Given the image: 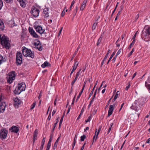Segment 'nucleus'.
I'll list each match as a JSON object with an SVG mask.
<instances>
[{"label": "nucleus", "instance_id": "f257e3e1", "mask_svg": "<svg viewBox=\"0 0 150 150\" xmlns=\"http://www.w3.org/2000/svg\"><path fill=\"white\" fill-rule=\"evenodd\" d=\"M142 38L146 42L150 40V26L146 25L144 27L141 34Z\"/></svg>", "mask_w": 150, "mask_h": 150}, {"label": "nucleus", "instance_id": "f03ea898", "mask_svg": "<svg viewBox=\"0 0 150 150\" xmlns=\"http://www.w3.org/2000/svg\"><path fill=\"white\" fill-rule=\"evenodd\" d=\"M0 42L1 44L3 46H4L6 49H9L10 43L9 38L7 36L4 35H3L2 36L0 34Z\"/></svg>", "mask_w": 150, "mask_h": 150}, {"label": "nucleus", "instance_id": "7ed1b4c3", "mask_svg": "<svg viewBox=\"0 0 150 150\" xmlns=\"http://www.w3.org/2000/svg\"><path fill=\"white\" fill-rule=\"evenodd\" d=\"M26 88V85L24 82L18 83L14 92L15 94H19L22 91H25Z\"/></svg>", "mask_w": 150, "mask_h": 150}, {"label": "nucleus", "instance_id": "20e7f679", "mask_svg": "<svg viewBox=\"0 0 150 150\" xmlns=\"http://www.w3.org/2000/svg\"><path fill=\"white\" fill-rule=\"evenodd\" d=\"M22 51L23 55L25 57H28L33 58L34 57L33 54L30 49L26 48L25 47H22Z\"/></svg>", "mask_w": 150, "mask_h": 150}, {"label": "nucleus", "instance_id": "39448f33", "mask_svg": "<svg viewBox=\"0 0 150 150\" xmlns=\"http://www.w3.org/2000/svg\"><path fill=\"white\" fill-rule=\"evenodd\" d=\"M16 73L14 71H12L9 73L7 77V81L9 84H11L15 79Z\"/></svg>", "mask_w": 150, "mask_h": 150}, {"label": "nucleus", "instance_id": "423d86ee", "mask_svg": "<svg viewBox=\"0 0 150 150\" xmlns=\"http://www.w3.org/2000/svg\"><path fill=\"white\" fill-rule=\"evenodd\" d=\"M22 63V55L19 52L16 53V63L17 65H20Z\"/></svg>", "mask_w": 150, "mask_h": 150}, {"label": "nucleus", "instance_id": "0eeeda50", "mask_svg": "<svg viewBox=\"0 0 150 150\" xmlns=\"http://www.w3.org/2000/svg\"><path fill=\"white\" fill-rule=\"evenodd\" d=\"M39 12L40 11L37 8L34 6L32 7L30 13L34 17H36L38 16Z\"/></svg>", "mask_w": 150, "mask_h": 150}, {"label": "nucleus", "instance_id": "6e6552de", "mask_svg": "<svg viewBox=\"0 0 150 150\" xmlns=\"http://www.w3.org/2000/svg\"><path fill=\"white\" fill-rule=\"evenodd\" d=\"M34 28L35 29L37 32L40 33L41 35L43 34L44 33L45 30L43 29L42 26L39 25H35L34 26Z\"/></svg>", "mask_w": 150, "mask_h": 150}, {"label": "nucleus", "instance_id": "1a4fd4ad", "mask_svg": "<svg viewBox=\"0 0 150 150\" xmlns=\"http://www.w3.org/2000/svg\"><path fill=\"white\" fill-rule=\"evenodd\" d=\"M8 130L5 128H2L0 130V135L1 137L4 139H5L7 137Z\"/></svg>", "mask_w": 150, "mask_h": 150}, {"label": "nucleus", "instance_id": "9d476101", "mask_svg": "<svg viewBox=\"0 0 150 150\" xmlns=\"http://www.w3.org/2000/svg\"><path fill=\"white\" fill-rule=\"evenodd\" d=\"M28 30L30 33L33 37L36 38H38V35L36 34L32 28L29 27L28 28Z\"/></svg>", "mask_w": 150, "mask_h": 150}, {"label": "nucleus", "instance_id": "9b49d317", "mask_svg": "<svg viewBox=\"0 0 150 150\" xmlns=\"http://www.w3.org/2000/svg\"><path fill=\"white\" fill-rule=\"evenodd\" d=\"M14 105L15 108H18L21 104V100L16 98L14 99Z\"/></svg>", "mask_w": 150, "mask_h": 150}, {"label": "nucleus", "instance_id": "f8f14e48", "mask_svg": "<svg viewBox=\"0 0 150 150\" xmlns=\"http://www.w3.org/2000/svg\"><path fill=\"white\" fill-rule=\"evenodd\" d=\"M37 42H34V45L40 51H41L42 50V47L41 46L40 42L38 40H36Z\"/></svg>", "mask_w": 150, "mask_h": 150}, {"label": "nucleus", "instance_id": "ddd939ff", "mask_svg": "<svg viewBox=\"0 0 150 150\" xmlns=\"http://www.w3.org/2000/svg\"><path fill=\"white\" fill-rule=\"evenodd\" d=\"M9 130L15 133H17L19 130V129L16 126H13L10 128Z\"/></svg>", "mask_w": 150, "mask_h": 150}, {"label": "nucleus", "instance_id": "4468645a", "mask_svg": "<svg viewBox=\"0 0 150 150\" xmlns=\"http://www.w3.org/2000/svg\"><path fill=\"white\" fill-rule=\"evenodd\" d=\"M6 106V103L5 102L1 103L0 105V113L4 112Z\"/></svg>", "mask_w": 150, "mask_h": 150}, {"label": "nucleus", "instance_id": "2eb2a0df", "mask_svg": "<svg viewBox=\"0 0 150 150\" xmlns=\"http://www.w3.org/2000/svg\"><path fill=\"white\" fill-rule=\"evenodd\" d=\"M113 106L111 105H110L109 106V110L108 111V117H109L111 115L113 111L114 110V108H113Z\"/></svg>", "mask_w": 150, "mask_h": 150}, {"label": "nucleus", "instance_id": "dca6fc26", "mask_svg": "<svg viewBox=\"0 0 150 150\" xmlns=\"http://www.w3.org/2000/svg\"><path fill=\"white\" fill-rule=\"evenodd\" d=\"M19 2L20 6L23 7H25L26 6V0H17Z\"/></svg>", "mask_w": 150, "mask_h": 150}, {"label": "nucleus", "instance_id": "f3484780", "mask_svg": "<svg viewBox=\"0 0 150 150\" xmlns=\"http://www.w3.org/2000/svg\"><path fill=\"white\" fill-rule=\"evenodd\" d=\"M87 2V0H84L83 2V3L81 4V6L80 7V10H81V11H83V10L84 9V8H85L86 6V5Z\"/></svg>", "mask_w": 150, "mask_h": 150}, {"label": "nucleus", "instance_id": "a211bd4d", "mask_svg": "<svg viewBox=\"0 0 150 150\" xmlns=\"http://www.w3.org/2000/svg\"><path fill=\"white\" fill-rule=\"evenodd\" d=\"M48 8H45L43 10V13L45 17H47L49 16L48 13Z\"/></svg>", "mask_w": 150, "mask_h": 150}, {"label": "nucleus", "instance_id": "6ab92c4d", "mask_svg": "<svg viewBox=\"0 0 150 150\" xmlns=\"http://www.w3.org/2000/svg\"><path fill=\"white\" fill-rule=\"evenodd\" d=\"M77 136H76V135H75V137H74V141L73 142V144H72V149L71 150H73V149H74V147L75 146V143H76V139H77Z\"/></svg>", "mask_w": 150, "mask_h": 150}, {"label": "nucleus", "instance_id": "aec40b11", "mask_svg": "<svg viewBox=\"0 0 150 150\" xmlns=\"http://www.w3.org/2000/svg\"><path fill=\"white\" fill-rule=\"evenodd\" d=\"M50 65V63H48L47 61H45V62L42 64L41 67L43 68H45L46 67H48Z\"/></svg>", "mask_w": 150, "mask_h": 150}, {"label": "nucleus", "instance_id": "412c9836", "mask_svg": "<svg viewBox=\"0 0 150 150\" xmlns=\"http://www.w3.org/2000/svg\"><path fill=\"white\" fill-rule=\"evenodd\" d=\"M38 134V130L35 129V131L33 134V139H37V135Z\"/></svg>", "mask_w": 150, "mask_h": 150}, {"label": "nucleus", "instance_id": "4be33fe9", "mask_svg": "<svg viewBox=\"0 0 150 150\" xmlns=\"http://www.w3.org/2000/svg\"><path fill=\"white\" fill-rule=\"evenodd\" d=\"M79 64V62H75L74 63V64L73 66V71H74L76 69Z\"/></svg>", "mask_w": 150, "mask_h": 150}, {"label": "nucleus", "instance_id": "5701e85b", "mask_svg": "<svg viewBox=\"0 0 150 150\" xmlns=\"http://www.w3.org/2000/svg\"><path fill=\"white\" fill-rule=\"evenodd\" d=\"M60 137H58V138H57V139L56 142H55L53 147V149H55L57 148V144L59 142V139L60 138Z\"/></svg>", "mask_w": 150, "mask_h": 150}, {"label": "nucleus", "instance_id": "b1692460", "mask_svg": "<svg viewBox=\"0 0 150 150\" xmlns=\"http://www.w3.org/2000/svg\"><path fill=\"white\" fill-rule=\"evenodd\" d=\"M4 28V24L3 22L0 21V29L2 30H3Z\"/></svg>", "mask_w": 150, "mask_h": 150}, {"label": "nucleus", "instance_id": "393cba45", "mask_svg": "<svg viewBox=\"0 0 150 150\" xmlns=\"http://www.w3.org/2000/svg\"><path fill=\"white\" fill-rule=\"evenodd\" d=\"M64 117V115H63L62 117L60 120V122L59 123V127L58 128V129H60L62 123V122Z\"/></svg>", "mask_w": 150, "mask_h": 150}, {"label": "nucleus", "instance_id": "a878e982", "mask_svg": "<svg viewBox=\"0 0 150 150\" xmlns=\"http://www.w3.org/2000/svg\"><path fill=\"white\" fill-rule=\"evenodd\" d=\"M25 34L23 33H22L21 34V41L25 39Z\"/></svg>", "mask_w": 150, "mask_h": 150}, {"label": "nucleus", "instance_id": "bb28decb", "mask_svg": "<svg viewBox=\"0 0 150 150\" xmlns=\"http://www.w3.org/2000/svg\"><path fill=\"white\" fill-rule=\"evenodd\" d=\"M135 42V40H133L132 42L130 44V45L128 47V49H130L131 48V47L133 46V45L134 44Z\"/></svg>", "mask_w": 150, "mask_h": 150}, {"label": "nucleus", "instance_id": "cd10ccee", "mask_svg": "<svg viewBox=\"0 0 150 150\" xmlns=\"http://www.w3.org/2000/svg\"><path fill=\"white\" fill-rule=\"evenodd\" d=\"M110 49H108V50L107 54H106L105 57H104V60H106L108 57V55L110 53Z\"/></svg>", "mask_w": 150, "mask_h": 150}, {"label": "nucleus", "instance_id": "c85d7f7f", "mask_svg": "<svg viewBox=\"0 0 150 150\" xmlns=\"http://www.w3.org/2000/svg\"><path fill=\"white\" fill-rule=\"evenodd\" d=\"M84 90V87H83L81 91L79 92V95L77 96V98H79L81 96Z\"/></svg>", "mask_w": 150, "mask_h": 150}, {"label": "nucleus", "instance_id": "c756f323", "mask_svg": "<svg viewBox=\"0 0 150 150\" xmlns=\"http://www.w3.org/2000/svg\"><path fill=\"white\" fill-rule=\"evenodd\" d=\"M123 8H124L123 4L122 3L121 4V6L120 7V10L118 12H121L122 11V10Z\"/></svg>", "mask_w": 150, "mask_h": 150}, {"label": "nucleus", "instance_id": "7c9ffc66", "mask_svg": "<svg viewBox=\"0 0 150 150\" xmlns=\"http://www.w3.org/2000/svg\"><path fill=\"white\" fill-rule=\"evenodd\" d=\"M4 62V61L3 59V57L0 54V65Z\"/></svg>", "mask_w": 150, "mask_h": 150}, {"label": "nucleus", "instance_id": "2f4dec72", "mask_svg": "<svg viewBox=\"0 0 150 150\" xmlns=\"http://www.w3.org/2000/svg\"><path fill=\"white\" fill-rule=\"evenodd\" d=\"M97 24H98L97 23H95L93 24V26H92V30H95L96 29V27L97 25Z\"/></svg>", "mask_w": 150, "mask_h": 150}, {"label": "nucleus", "instance_id": "473e14b6", "mask_svg": "<svg viewBox=\"0 0 150 150\" xmlns=\"http://www.w3.org/2000/svg\"><path fill=\"white\" fill-rule=\"evenodd\" d=\"M86 138V136L85 135H83L81 137L80 140L81 141H83Z\"/></svg>", "mask_w": 150, "mask_h": 150}, {"label": "nucleus", "instance_id": "72a5a7b5", "mask_svg": "<svg viewBox=\"0 0 150 150\" xmlns=\"http://www.w3.org/2000/svg\"><path fill=\"white\" fill-rule=\"evenodd\" d=\"M57 124V122H56V123H54L53 126V127L52 129V132H54L55 128V127H56Z\"/></svg>", "mask_w": 150, "mask_h": 150}, {"label": "nucleus", "instance_id": "f704fd0d", "mask_svg": "<svg viewBox=\"0 0 150 150\" xmlns=\"http://www.w3.org/2000/svg\"><path fill=\"white\" fill-rule=\"evenodd\" d=\"M95 88V86H94V87L93 88V89H92V90L91 91V93H90V94L89 95V98L93 94L94 91V90Z\"/></svg>", "mask_w": 150, "mask_h": 150}, {"label": "nucleus", "instance_id": "c9c22d12", "mask_svg": "<svg viewBox=\"0 0 150 150\" xmlns=\"http://www.w3.org/2000/svg\"><path fill=\"white\" fill-rule=\"evenodd\" d=\"M101 127H99L98 129V132L97 133V135H96V139L95 140V141H96L97 138V137H98V135L99 133V132L100 131V130H101Z\"/></svg>", "mask_w": 150, "mask_h": 150}, {"label": "nucleus", "instance_id": "e433bc0d", "mask_svg": "<svg viewBox=\"0 0 150 150\" xmlns=\"http://www.w3.org/2000/svg\"><path fill=\"white\" fill-rule=\"evenodd\" d=\"M81 70V69H80L79 70V71L76 73V78H78L79 77V74H80V72Z\"/></svg>", "mask_w": 150, "mask_h": 150}, {"label": "nucleus", "instance_id": "4c0bfd02", "mask_svg": "<svg viewBox=\"0 0 150 150\" xmlns=\"http://www.w3.org/2000/svg\"><path fill=\"white\" fill-rule=\"evenodd\" d=\"M92 117V116L90 115L88 117L87 119L85 121L86 122H87L90 121L91 120V119Z\"/></svg>", "mask_w": 150, "mask_h": 150}, {"label": "nucleus", "instance_id": "58836bf2", "mask_svg": "<svg viewBox=\"0 0 150 150\" xmlns=\"http://www.w3.org/2000/svg\"><path fill=\"white\" fill-rule=\"evenodd\" d=\"M134 48H133L131 52H130L128 54V57H129L132 54V53L134 51Z\"/></svg>", "mask_w": 150, "mask_h": 150}, {"label": "nucleus", "instance_id": "ea45409f", "mask_svg": "<svg viewBox=\"0 0 150 150\" xmlns=\"http://www.w3.org/2000/svg\"><path fill=\"white\" fill-rule=\"evenodd\" d=\"M36 105V102H34L33 104L31 105V107L30 108V110H32L33 109L35 106Z\"/></svg>", "mask_w": 150, "mask_h": 150}, {"label": "nucleus", "instance_id": "a19ab883", "mask_svg": "<svg viewBox=\"0 0 150 150\" xmlns=\"http://www.w3.org/2000/svg\"><path fill=\"white\" fill-rule=\"evenodd\" d=\"M115 52H114L112 54V55H111L109 59V61H110L111 59L113 57V56L115 55Z\"/></svg>", "mask_w": 150, "mask_h": 150}, {"label": "nucleus", "instance_id": "79ce46f5", "mask_svg": "<svg viewBox=\"0 0 150 150\" xmlns=\"http://www.w3.org/2000/svg\"><path fill=\"white\" fill-rule=\"evenodd\" d=\"M45 137H43V139L42 140V141L41 143V145L44 146V145L45 144Z\"/></svg>", "mask_w": 150, "mask_h": 150}, {"label": "nucleus", "instance_id": "37998d69", "mask_svg": "<svg viewBox=\"0 0 150 150\" xmlns=\"http://www.w3.org/2000/svg\"><path fill=\"white\" fill-rule=\"evenodd\" d=\"M120 14V12H118V13L117 15V16L115 19V21L118 17L119 16Z\"/></svg>", "mask_w": 150, "mask_h": 150}, {"label": "nucleus", "instance_id": "c03bdc74", "mask_svg": "<svg viewBox=\"0 0 150 150\" xmlns=\"http://www.w3.org/2000/svg\"><path fill=\"white\" fill-rule=\"evenodd\" d=\"M3 6V3L2 0H0V10L1 9Z\"/></svg>", "mask_w": 150, "mask_h": 150}, {"label": "nucleus", "instance_id": "a18cd8bd", "mask_svg": "<svg viewBox=\"0 0 150 150\" xmlns=\"http://www.w3.org/2000/svg\"><path fill=\"white\" fill-rule=\"evenodd\" d=\"M121 52V49H120L118 50L117 52L116 53V54L115 55H116V56H117L119 55L120 54V53Z\"/></svg>", "mask_w": 150, "mask_h": 150}, {"label": "nucleus", "instance_id": "49530a36", "mask_svg": "<svg viewBox=\"0 0 150 150\" xmlns=\"http://www.w3.org/2000/svg\"><path fill=\"white\" fill-rule=\"evenodd\" d=\"M75 3V1L74 0H73L72 2L71 3V4L70 6V10L71 8L72 7V6H73V5H74V4Z\"/></svg>", "mask_w": 150, "mask_h": 150}, {"label": "nucleus", "instance_id": "de8ad7c7", "mask_svg": "<svg viewBox=\"0 0 150 150\" xmlns=\"http://www.w3.org/2000/svg\"><path fill=\"white\" fill-rule=\"evenodd\" d=\"M65 7L64 8V10H63V11H62V17H63L65 14Z\"/></svg>", "mask_w": 150, "mask_h": 150}, {"label": "nucleus", "instance_id": "09e8293b", "mask_svg": "<svg viewBox=\"0 0 150 150\" xmlns=\"http://www.w3.org/2000/svg\"><path fill=\"white\" fill-rule=\"evenodd\" d=\"M51 145V144L50 143H48L47 144V149H50V146Z\"/></svg>", "mask_w": 150, "mask_h": 150}, {"label": "nucleus", "instance_id": "8fccbe9b", "mask_svg": "<svg viewBox=\"0 0 150 150\" xmlns=\"http://www.w3.org/2000/svg\"><path fill=\"white\" fill-rule=\"evenodd\" d=\"M120 94V92L119 91H117L116 92V94L115 96L114 97H115L116 98H117L118 96V95Z\"/></svg>", "mask_w": 150, "mask_h": 150}, {"label": "nucleus", "instance_id": "3c124183", "mask_svg": "<svg viewBox=\"0 0 150 150\" xmlns=\"http://www.w3.org/2000/svg\"><path fill=\"white\" fill-rule=\"evenodd\" d=\"M97 131V129H96V131H95V135L94 136V137H93V143H92V145L93 144V142H94V139H95V136H96V132Z\"/></svg>", "mask_w": 150, "mask_h": 150}, {"label": "nucleus", "instance_id": "603ef678", "mask_svg": "<svg viewBox=\"0 0 150 150\" xmlns=\"http://www.w3.org/2000/svg\"><path fill=\"white\" fill-rule=\"evenodd\" d=\"M101 41V39L100 38H99L98 41L97 43V45L98 46L99 44L100 43Z\"/></svg>", "mask_w": 150, "mask_h": 150}, {"label": "nucleus", "instance_id": "864d4df0", "mask_svg": "<svg viewBox=\"0 0 150 150\" xmlns=\"http://www.w3.org/2000/svg\"><path fill=\"white\" fill-rule=\"evenodd\" d=\"M117 57V56H116V55H115V56L113 58L112 60V63H114L115 62Z\"/></svg>", "mask_w": 150, "mask_h": 150}, {"label": "nucleus", "instance_id": "5fc2aeb1", "mask_svg": "<svg viewBox=\"0 0 150 150\" xmlns=\"http://www.w3.org/2000/svg\"><path fill=\"white\" fill-rule=\"evenodd\" d=\"M85 108V106H84L81 110L80 113H81V114H82L83 113V112L84 111Z\"/></svg>", "mask_w": 150, "mask_h": 150}, {"label": "nucleus", "instance_id": "6e6d98bb", "mask_svg": "<svg viewBox=\"0 0 150 150\" xmlns=\"http://www.w3.org/2000/svg\"><path fill=\"white\" fill-rule=\"evenodd\" d=\"M71 106L70 105H69V107H68V109L67 112V114H68L69 112H70V109H71Z\"/></svg>", "mask_w": 150, "mask_h": 150}, {"label": "nucleus", "instance_id": "4d7b16f0", "mask_svg": "<svg viewBox=\"0 0 150 150\" xmlns=\"http://www.w3.org/2000/svg\"><path fill=\"white\" fill-rule=\"evenodd\" d=\"M51 112H50L49 115V116H48V117L47 118V120H50L51 118Z\"/></svg>", "mask_w": 150, "mask_h": 150}, {"label": "nucleus", "instance_id": "13d9d810", "mask_svg": "<svg viewBox=\"0 0 150 150\" xmlns=\"http://www.w3.org/2000/svg\"><path fill=\"white\" fill-rule=\"evenodd\" d=\"M137 31L135 33V34L134 35L133 38H132V39H133L134 40H135V39L136 37V35L137 34Z\"/></svg>", "mask_w": 150, "mask_h": 150}, {"label": "nucleus", "instance_id": "bf43d9fd", "mask_svg": "<svg viewBox=\"0 0 150 150\" xmlns=\"http://www.w3.org/2000/svg\"><path fill=\"white\" fill-rule=\"evenodd\" d=\"M86 144V142H85V143L84 144H83V146H82V147L81 148V150H83L84 149L85 146Z\"/></svg>", "mask_w": 150, "mask_h": 150}, {"label": "nucleus", "instance_id": "052dcab7", "mask_svg": "<svg viewBox=\"0 0 150 150\" xmlns=\"http://www.w3.org/2000/svg\"><path fill=\"white\" fill-rule=\"evenodd\" d=\"M75 98H76V95H75V96H74V98H73V100H72V103H71V105H73L74 104V100H75Z\"/></svg>", "mask_w": 150, "mask_h": 150}, {"label": "nucleus", "instance_id": "680f3d73", "mask_svg": "<svg viewBox=\"0 0 150 150\" xmlns=\"http://www.w3.org/2000/svg\"><path fill=\"white\" fill-rule=\"evenodd\" d=\"M95 97V96H93L90 101H92V102H93L94 100Z\"/></svg>", "mask_w": 150, "mask_h": 150}, {"label": "nucleus", "instance_id": "e2e57ef3", "mask_svg": "<svg viewBox=\"0 0 150 150\" xmlns=\"http://www.w3.org/2000/svg\"><path fill=\"white\" fill-rule=\"evenodd\" d=\"M149 90H150V84H149L147 85V86H146Z\"/></svg>", "mask_w": 150, "mask_h": 150}, {"label": "nucleus", "instance_id": "0e129e2a", "mask_svg": "<svg viewBox=\"0 0 150 150\" xmlns=\"http://www.w3.org/2000/svg\"><path fill=\"white\" fill-rule=\"evenodd\" d=\"M92 103L93 102H92V101H90L89 104L88 106V109H89L90 108L91 105Z\"/></svg>", "mask_w": 150, "mask_h": 150}, {"label": "nucleus", "instance_id": "69168bd1", "mask_svg": "<svg viewBox=\"0 0 150 150\" xmlns=\"http://www.w3.org/2000/svg\"><path fill=\"white\" fill-rule=\"evenodd\" d=\"M130 87V85H129H129H128V86H127L125 88V90L127 91L128 89Z\"/></svg>", "mask_w": 150, "mask_h": 150}, {"label": "nucleus", "instance_id": "338daca9", "mask_svg": "<svg viewBox=\"0 0 150 150\" xmlns=\"http://www.w3.org/2000/svg\"><path fill=\"white\" fill-rule=\"evenodd\" d=\"M146 143H150V138H149L146 141Z\"/></svg>", "mask_w": 150, "mask_h": 150}, {"label": "nucleus", "instance_id": "774afa93", "mask_svg": "<svg viewBox=\"0 0 150 150\" xmlns=\"http://www.w3.org/2000/svg\"><path fill=\"white\" fill-rule=\"evenodd\" d=\"M147 81L149 83H150V76L149 77L147 80Z\"/></svg>", "mask_w": 150, "mask_h": 150}]
</instances>
